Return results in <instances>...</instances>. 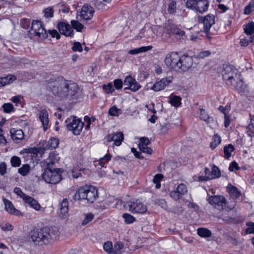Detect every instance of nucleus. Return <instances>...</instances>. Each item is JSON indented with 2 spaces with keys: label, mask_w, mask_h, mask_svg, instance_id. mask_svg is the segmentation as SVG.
I'll return each mask as SVG.
<instances>
[{
  "label": "nucleus",
  "mask_w": 254,
  "mask_h": 254,
  "mask_svg": "<svg viewBox=\"0 0 254 254\" xmlns=\"http://www.w3.org/2000/svg\"><path fill=\"white\" fill-rule=\"evenodd\" d=\"M60 235L56 227L35 228L31 230L28 235V239L35 245L42 246L52 244Z\"/></svg>",
  "instance_id": "nucleus-1"
},
{
  "label": "nucleus",
  "mask_w": 254,
  "mask_h": 254,
  "mask_svg": "<svg viewBox=\"0 0 254 254\" xmlns=\"http://www.w3.org/2000/svg\"><path fill=\"white\" fill-rule=\"evenodd\" d=\"M47 85L54 94L62 98H72L78 90V86L76 83L64 80L62 77L49 80Z\"/></svg>",
  "instance_id": "nucleus-2"
},
{
  "label": "nucleus",
  "mask_w": 254,
  "mask_h": 254,
  "mask_svg": "<svg viewBox=\"0 0 254 254\" xmlns=\"http://www.w3.org/2000/svg\"><path fill=\"white\" fill-rule=\"evenodd\" d=\"M166 65L169 68L176 71H186L192 65V59L186 55H180L177 52L167 54L164 59Z\"/></svg>",
  "instance_id": "nucleus-3"
},
{
  "label": "nucleus",
  "mask_w": 254,
  "mask_h": 254,
  "mask_svg": "<svg viewBox=\"0 0 254 254\" xmlns=\"http://www.w3.org/2000/svg\"><path fill=\"white\" fill-rule=\"evenodd\" d=\"M53 162L48 163L43 174V179L47 183L57 184L62 180V171L60 169L53 167Z\"/></svg>",
  "instance_id": "nucleus-4"
},
{
  "label": "nucleus",
  "mask_w": 254,
  "mask_h": 254,
  "mask_svg": "<svg viewBox=\"0 0 254 254\" xmlns=\"http://www.w3.org/2000/svg\"><path fill=\"white\" fill-rule=\"evenodd\" d=\"M79 199H86L90 203H93L98 197V191L93 186L86 185L80 188L75 194Z\"/></svg>",
  "instance_id": "nucleus-5"
},
{
  "label": "nucleus",
  "mask_w": 254,
  "mask_h": 254,
  "mask_svg": "<svg viewBox=\"0 0 254 254\" xmlns=\"http://www.w3.org/2000/svg\"><path fill=\"white\" fill-rule=\"evenodd\" d=\"M68 130L72 131L74 135H79L84 126V123L75 116H70L65 122Z\"/></svg>",
  "instance_id": "nucleus-6"
},
{
  "label": "nucleus",
  "mask_w": 254,
  "mask_h": 254,
  "mask_svg": "<svg viewBox=\"0 0 254 254\" xmlns=\"http://www.w3.org/2000/svg\"><path fill=\"white\" fill-rule=\"evenodd\" d=\"M238 70L233 65H228L224 67L222 71V78L227 85L233 84L236 79L239 76Z\"/></svg>",
  "instance_id": "nucleus-7"
},
{
  "label": "nucleus",
  "mask_w": 254,
  "mask_h": 254,
  "mask_svg": "<svg viewBox=\"0 0 254 254\" xmlns=\"http://www.w3.org/2000/svg\"><path fill=\"white\" fill-rule=\"evenodd\" d=\"M31 31L34 35L39 38L45 39L48 37V34L40 20H33L32 22Z\"/></svg>",
  "instance_id": "nucleus-8"
},
{
  "label": "nucleus",
  "mask_w": 254,
  "mask_h": 254,
  "mask_svg": "<svg viewBox=\"0 0 254 254\" xmlns=\"http://www.w3.org/2000/svg\"><path fill=\"white\" fill-rule=\"evenodd\" d=\"M186 5L188 8L202 13L207 10L209 3L208 0H196L192 2L186 3Z\"/></svg>",
  "instance_id": "nucleus-9"
},
{
  "label": "nucleus",
  "mask_w": 254,
  "mask_h": 254,
  "mask_svg": "<svg viewBox=\"0 0 254 254\" xmlns=\"http://www.w3.org/2000/svg\"><path fill=\"white\" fill-rule=\"evenodd\" d=\"M163 32L168 34L170 36L173 35L183 36L185 34L184 31L170 20H167L164 24Z\"/></svg>",
  "instance_id": "nucleus-10"
},
{
  "label": "nucleus",
  "mask_w": 254,
  "mask_h": 254,
  "mask_svg": "<svg viewBox=\"0 0 254 254\" xmlns=\"http://www.w3.org/2000/svg\"><path fill=\"white\" fill-rule=\"evenodd\" d=\"M128 206L129 211L133 214H143L147 210V206L139 199H135L130 201Z\"/></svg>",
  "instance_id": "nucleus-11"
},
{
  "label": "nucleus",
  "mask_w": 254,
  "mask_h": 254,
  "mask_svg": "<svg viewBox=\"0 0 254 254\" xmlns=\"http://www.w3.org/2000/svg\"><path fill=\"white\" fill-rule=\"evenodd\" d=\"M161 30V27L158 25L145 27L140 30L139 36L140 38L142 37L149 38L153 37L154 35H161L158 33V31Z\"/></svg>",
  "instance_id": "nucleus-12"
},
{
  "label": "nucleus",
  "mask_w": 254,
  "mask_h": 254,
  "mask_svg": "<svg viewBox=\"0 0 254 254\" xmlns=\"http://www.w3.org/2000/svg\"><path fill=\"white\" fill-rule=\"evenodd\" d=\"M173 79V77L172 76L162 78L160 80L156 81L150 88V89L155 92L162 90L172 82Z\"/></svg>",
  "instance_id": "nucleus-13"
},
{
  "label": "nucleus",
  "mask_w": 254,
  "mask_h": 254,
  "mask_svg": "<svg viewBox=\"0 0 254 254\" xmlns=\"http://www.w3.org/2000/svg\"><path fill=\"white\" fill-rule=\"evenodd\" d=\"M199 23L203 25V31L205 33H208L212 25L215 22V16L213 14H209L205 16H199L198 17Z\"/></svg>",
  "instance_id": "nucleus-14"
},
{
  "label": "nucleus",
  "mask_w": 254,
  "mask_h": 254,
  "mask_svg": "<svg viewBox=\"0 0 254 254\" xmlns=\"http://www.w3.org/2000/svg\"><path fill=\"white\" fill-rule=\"evenodd\" d=\"M208 201L215 208L219 210L223 209L226 204L225 198L221 195L211 196L209 197Z\"/></svg>",
  "instance_id": "nucleus-15"
},
{
  "label": "nucleus",
  "mask_w": 254,
  "mask_h": 254,
  "mask_svg": "<svg viewBox=\"0 0 254 254\" xmlns=\"http://www.w3.org/2000/svg\"><path fill=\"white\" fill-rule=\"evenodd\" d=\"M188 191L186 185L181 184L178 185L176 190L172 191L170 192V196L175 200H178L181 199L183 195H185Z\"/></svg>",
  "instance_id": "nucleus-16"
},
{
  "label": "nucleus",
  "mask_w": 254,
  "mask_h": 254,
  "mask_svg": "<svg viewBox=\"0 0 254 254\" xmlns=\"http://www.w3.org/2000/svg\"><path fill=\"white\" fill-rule=\"evenodd\" d=\"M124 84L128 86L126 89H128L132 92H136L141 87L139 83L130 75L127 76L126 77L124 80Z\"/></svg>",
  "instance_id": "nucleus-17"
},
{
  "label": "nucleus",
  "mask_w": 254,
  "mask_h": 254,
  "mask_svg": "<svg viewBox=\"0 0 254 254\" xmlns=\"http://www.w3.org/2000/svg\"><path fill=\"white\" fill-rule=\"evenodd\" d=\"M57 27L60 33L63 35L66 36H71L73 35L72 28L68 23L61 21L58 23Z\"/></svg>",
  "instance_id": "nucleus-18"
},
{
  "label": "nucleus",
  "mask_w": 254,
  "mask_h": 254,
  "mask_svg": "<svg viewBox=\"0 0 254 254\" xmlns=\"http://www.w3.org/2000/svg\"><path fill=\"white\" fill-rule=\"evenodd\" d=\"M94 12L93 7L88 4H85L82 7L80 16L84 20H89L93 17Z\"/></svg>",
  "instance_id": "nucleus-19"
},
{
  "label": "nucleus",
  "mask_w": 254,
  "mask_h": 254,
  "mask_svg": "<svg viewBox=\"0 0 254 254\" xmlns=\"http://www.w3.org/2000/svg\"><path fill=\"white\" fill-rule=\"evenodd\" d=\"M150 143V140L147 137H143L140 138L138 144L139 150L144 153L148 154H151L152 153V150L147 146Z\"/></svg>",
  "instance_id": "nucleus-20"
},
{
  "label": "nucleus",
  "mask_w": 254,
  "mask_h": 254,
  "mask_svg": "<svg viewBox=\"0 0 254 254\" xmlns=\"http://www.w3.org/2000/svg\"><path fill=\"white\" fill-rule=\"evenodd\" d=\"M3 201L4 204V209L8 213L17 216L22 215L21 213L14 207L13 204L9 200L3 198Z\"/></svg>",
  "instance_id": "nucleus-21"
},
{
  "label": "nucleus",
  "mask_w": 254,
  "mask_h": 254,
  "mask_svg": "<svg viewBox=\"0 0 254 254\" xmlns=\"http://www.w3.org/2000/svg\"><path fill=\"white\" fill-rule=\"evenodd\" d=\"M39 118L42 123L44 131H46L48 127L49 120L48 113L45 109L40 111Z\"/></svg>",
  "instance_id": "nucleus-22"
},
{
  "label": "nucleus",
  "mask_w": 254,
  "mask_h": 254,
  "mask_svg": "<svg viewBox=\"0 0 254 254\" xmlns=\"http://www.w3.org/2000/svg\"><path fill=\"white\" fill-rule=\"evenodd\" d=\"M10 133L11 138L17 143L24 139V133L20 129H16L12 128L10 130Z\"/></svg>",
  "instance_id": "nucleus-23"
},
{
  "label": "nucleus",
  "mask_w": 254,
  "mask_h": 254,
  "mask_svg": "<svg viewBox=\"0 0 254 254\" xmlns=\"http://www.w3.org/2000/svg\"><path fill=\"white\" fill-rule=\"evenodd\" d=\"M68 211V201L65 198L63 200L60 205L59 215L62 218H64L67 215Z\"/></svg>",
  "instance_id": "nucleus-24"
},
{
  "label": "nucleus",
  "mask_w": 254,
  "mask_h": 254,
  "mask_svg": "<svg viewBox=\"0 0 254 254\" xmlns=\"http://www.w3.org/2000/svg\"><path fill=\"white\" fill-rule=\"evenodd\" d=\"M124 139V135L122 131H118L112 134V141L113 145L116 146H119L121 145Z\"/></svg>",
  "instance_id": "nucleus-25"
},
{
  "label": "nucleus",
  "mask_w": 254,
  "mask_h": 254,
  "mask_svg": "<svg viewBox=\"0 0 254 254\" xmlns=\"http://www.w3.org/2000/svg\"><path fill=\"white\" fill-rule=\"evenodd\" d=\"M24 202L36 211H39L41 209V206L39 203L36 199L29 195L24 200Z\"/></svg>",
  "instance_id": "nucleus-26"
},
{
  "label": "nucleus",
  "mask_w": 254,
  "mask_h": 254,
  "mask_svg": "<svg viewBox=\"0 0 254 254\" xmlns=\"http://www.w3.org/2000/svg\"><path fill=\"white\" fill-rule=\"evenodd\" d=\"M233 88L237 90L239 92H244L246 88V85L244 84L243 81L240 79L238 80H236V82L233 84H229Z\"/></svg>",
  "instance_id": "nucleus-27"
},
{
  "label": "nucleus",
  "mask_w": 254,
  "mask_h": 254,
  "mask_svg": "<svg viewBox=\"0 0 254 254\" xmlns=\"http://www.w3.org/2000/svg\"><path fill=\"white\" fill-rule=\"evenodd\" d=\"M250 121L247 127V135L252 137L254 135V115L250 114Z\"/></svg>",
  "instance_id": "nucleus-28"
},
{
  "label": "nucleus",
  "mask_w": 254,
  "mask_h": 254,
  "mask_svg": "<svg viewBox=\"0 0 254 254\" xmlns=\"http://www.w3.org/2000/svg\"><path fill=\"white\" fill-rule=\"evenodd\" d=\"M153 47L152 46H142L138 48H135L129 50L128 53L130 55H134L139 53H144L151 50Z\"/></svg>",
  "instance_id": "nucleus-29"
},
{
  "label": "nucleus",
  "mask_w": 254,
  "mask_h": 254,
  "mask_svg": "<svg viewBox=\"0 0 254 254\" xmlns=\"http://www.w3.org/2000/svg\"><path fill=\"white\" fill-rule=\"evenodd\" d=\"M228 192L234 199L238 198L241 194V192L236 187L231 186L227 187Z\"/></svg>",
  "instance_id": "nucleus-30"
},
{
  "label": "nucleus",
  "mask_w": 254,
  "mask_h": 254,
  "mask_svg": "<svg viewBox=\"0 0 254 254\" xmlns=\"http://www.w3.org/2000/svg\"><path fill=\"white\" fill-rule=\"evenodd\" d=\"M181 101L182 98L180 96L171 95L169 97V103L175 108L180 106Z\"/></svg>",
  "instance_id": "nucleus-31"
},
{
  "label": "nucleus",
  "mask_w": 254,
  "mask_h": 254,
  "mask_svg": "<svg viewBox=\"0 0 254 254\" xmlns=\"http://www.w3.org/2000/svg\"><path fill=\"white\" fill-rule=\"evenodd\" d=\"M221 142V137L218 134H214L212 136V140L210 147L212 149H215Z\"/></svg>",
  "instance_id": "nucleus-32"
},
{
  "label": "nucleus",
  "mask_w": 254,
  "mask_h": 254,
  "mask_svg": "<svg viewBox=\"0 0 254 254\" xmlns=\"http://www.w3.org/2000/svg\"><path fill=\"white\" fill-rule=\"evenodd\" d=\"M235 148L231 144H229L224 147V157L228 159L231 156V153L234 151Z\"/></svg>",
  "instance_id": "nucleus-33"
},
{
  "label": "nucleus",
  "mask_w": 254,
  "mask_h": 254,
  "mask_svg": "<svg viewBox=\"0 0 254 254\" xmlns=\"http://www.w3.org/2000/svg\"><path fill=\"white\" fill-rule=\"evenodd\" d=\"M197 234L201 237L209 238L211 237L212 233L206 228H200L197 229Z\"/></svg>",
  "instance_id": "nucleus-34"
},
{
  "label": "nucleus",
  "mask_w": 254,
  "mask_h": 254,
  "mask_svg": "<svg viewBox=\"0 0 254 254\" xmlns=\"http://www.w3.org/2000/svg\"><path fill=\"white\" fill-rule=\"evenodd\" d=\"M124 245L121 242H117L114 245V248L112 247V254H121Z\"/></svg>",
  "instance_id": "nucleus-35"
},
{
  "label": "nucleus",
  "mask_w": 254,
  "mask_h": 254,
  "mask_svg": "<svg viewBox=\"0 0 254 254\" xmlns=\"http://www.w3.org/2000/svg\"><path fill=\"white\" fill-rule=\"evenodd\" d=\"M221 176L219 169L215 165H213L211 169V175L209 176L210 179L218 178Z\"/></svg>",
  "instance_id": "nucleus-36"
},
{
  "label": "nucleus",
  "mask_w": 254,
  "mask_h": 254,
  "mask_svg": "<svg viewBox=\"0 0 254 254\" xmlns=\"http://www.w3.org/2000/svg\"><path fill=\"white\" fill-rule=\"evenodd\" d=\"M30 170V167L28 164L23 165L18 170L19 174L23 176H25L29 173Z\"/></svg>",
  "instance_id": "nucleus-37"
},
{
  "label": "nucleus",
  "mask_w": 254,
  "mask_h": 254,
  "mask_svg": "<svg viewBox=\"0 0 254 254\" xmlns=\"http://www.w3.org/2000/svg\"><path fill=\"white\" fill-rule=\"evenodd\" d=\"M59 145V140L56 138H51L48 143V144L46 146L47 149H53L56 148L58 145Z\"/></svg>",
  "instance_id": "nucleus-38"
},
{
  "label": "nucleus",
  "mask_w": 254,
  "mask_h": 254,
  "mask_svg": "<svg viewBox=\"0 0 254 254\" xmlns=\"http://www.w3.org/2000/svg\"><path fill=\"white\" fill-rule=\"evenodd\" d=\"M200 118L206 122L207 124H208L212 118L207 114L205 111L203 109H200Z\"/></svg>",
  "instance_id": "nucleus-39"
},
{
  "label": "nucleus",
  "mask_w": 254,
  "mask_h": 254,
  "mask_svg": "<svg viewBox=\"0 0 254 254\" xmlns=\"http://www.w3.org/2000/svg\"><path fill=\"white\" fill-rule=\"evenodd\" d=\"M123 217L125 220V223L127 224H132L136 220V219L134 216L127 213H124L123 215Z\"/></svg>",
  "instance_id": "nucleus-40"
},
{
  "label": "nucleus",
  "mask_w": 254,
  "mask_h": 254,
  "mask_svg": "<svg viewBox=\"0 0 254 254\" xmlns=\"http://www.w3.org/2000/svg\"><path fill=\"white\" fill-rule=\"evenodd\" d=\"M244 32L246 35L254 34V23L250 22L246 25Z\"/></svg>",
  "instance_id": "nucleus-41"
},
{
  "label": "nucleus",
  "mask_w": 254,
  "mask_h": 254,
  "mask_svg": "<svg viewBox=\"0 0 254 254\" xmlns=\"http://www.w3.org/2000/svg\"><path fill=\"white\" fill-rule=\"evenodd\" d=\"M114 203L115 207L118 209H123L126 206L125 202L119 199H115L113 201H112Z\"/></svg>",
  "instance_id": "nucleus-42"
},
{
  "label": "nucleus",
  "mask_w": 254,
  "mask_h": 254,
  "mask_svg": "<svg viewBox=\"0 0 254 254\" xmlns=\"http://www.w3.org/2000/svg\"><path fill=\"white\" fill-rule=\"evenodd\" d=\"M21 162L20 158L16 156H13L10 159V163L11 166L13 167H18L20 166Z\"/></svg>",
  "instance_id": "nucleus-43"
},
{
  "label": "nucleus",
  "mask_w": 254,
  "mask_h": 254,
  "mask_svg": "<svg viewBox=\"0 0 254 254\" xmlns=\"http://www.w3.org/2000/svg\"><path fill=\"white\" fill-rule=\"evenodd\" d=\"M176 2L174 0L172 1L168 4L167 11L170 14H174L176 11Z\"/></svg>",
  "instance_id": "nucleus-44"
},
{
  "label": "nucleus",
  "mask_w": 254,
  "mask_h": 254,
  "mask_svg": "<svg viewBox=\"0 0 254 254\" xmlns=\"http://www.w3.org/2000/svg\"><path fill=\"white\" fill-rule=\"evenodd\" d=\"M211 54V52L209 50L202 51L198 53L196 58L198 59H204L206 57H209Z\"/></svg>",
  "instance_id": "nucleus-45"
},
{
  "label": "nucleus",
  "mask_w": 254,
  "mask_h": 254,
  "mask_svg": "<svg viewBox=\"0 0 254 254\" xmlns=\"http://www.w3.org/2000/svg\"><path fill=\"white\" fill-rule=\"evenodd\" d=\"M71 24L72 28L75 29L77 31H81L84 27L83 25L77 20H71Z\"/></svg>",
  "instance_id": "nucleus-46"
},
{
  "label": "nucleus",
  "mask_w": 254,
  "mask_h": 254,
  "mask_svg": "<svg viewBox=\"0 0 254 254\" xmlns=\"http://www.w3.org/2000/svg\"><path fill=\"white\" fill-rule=\"evenodd\" d=\"M43 13L44 14V17L46 18L53 17L54 15L53 9L51 7H48L45 8L43 10Z\"/></svg>",
  "instance_id": "nucleus-47"
},
{
  "label": "nucleus",
  "mask_w": 254,
  "mask_h": 254,
  "mask_svg": "<svg viewBox=\"0 0 254 254\" xmlns=\"http://www.w3.org/2000/svg\"><path fill=\"white\" fill-rule=\"evenodd\" d=\"M111 159L110 154L106 155L104 157L100 158L99 161V164L102 167H105V166Z\"/></svg>",
  "instance_id": "nucleus-48"
},
{
  "label": "nucleus",
  "mask_w": 254,
  "mask_h": 254,
  "mask_svg": "<svg viewBox=\"0 0 254 254\" xmlns=\"http://www.w3.org/2000/svg\"><path fill=\"white\" fill-rule=\"evenodd\" d=\"M14 192L21 197L24 201L28 196V195L23 193L21 189L19 188H15L14 189Z\"/></svg>",
  "instance_id": "nucleus-49"
},
{
  "label": "nucleus",
  "mask_w": 254,
  "mask_h": 254,
  "mask_svg": "<svg viewBox=\"0 0 254 254\" xmlns=\"http://www.w3.org/2000/svg\"><path fill=\"white\" fill-rule=\"evenodd\" d=\"M2 107L4 112L6 113H9L13 110V106L11 103H4Z\"/></svg>",
  "instance_id": "nucleus-50"
},
{
  "label": "nucleus",
  "mask_w": 254,
  "mask_h": 254,
  "mask_svg": "<svg viewBox=\"0 0 254 254\" xmlns=\"http://www.w3.org/2000/svg\"><path fill=\"white\" fill-rule=\"evenodd\" d=\"M254 10V2H250L249 4L245 7L244 13L249 14Z\"/></svg>",
  "instance_id": "nucleus-51"
},
{
  "label": "nucleus",
  "mask_w": 254,
  "mask_h": 254,
  "mask_svg": "<svg viewBox=\"0 0 254 254\" xmlns=\"http://www.w3.org/2000/svg\"><path fill=\"white\" fill-rule=\"evenodd\" d=\"M228 169L230 172L236 171L240 170V167L236 162L233 161L230 164Z\"/></svg>",
  "instance_id": "nucleus-52"
},
{
  "label": "nucleus",
  "mask_w": 254,
  "mask_h": 254,
  "mask_svg": "<svg viewBox=\"0 0 254 254\" xmlns=\"http://www.w3.org/2000/svg\"><path fill=\"white\" fill-rule=\"evenodd\" d=\"M248 226L246 232L248 234L254 233V223L252 222H249L247 223Z\"/></svg>",
  "instance_id": "nucleus-53"
},
{
  "label": "nucleus",
  "mask_w": 254,
  "mask_h": 254,
  "mask_svg": "<svg viewBox=\"0 0 254 254\" xmlns=\"http://www.w3.org/2000/svg\"><path fill=\"white\" fill-rule=\"evenodd\" d=\"M72 50L74 52H81L82 51V47L81 44L78 42H75L73 44V45L72 47Z\"/></svg>",
  "instance_id": "nucleus-54"
},
{
  "label": "nucleus",
  "mask_w": 254,
  "mask_h": 254,
  "mask_svg": "<svg viewBox=\"0 0 254 254\" xmlns=\"http://www.w3.org/2000/svg\"><path fill=\"white\" fill-rule=\"evenodd\" d=\"M94 218V215L92 214H88L86 215L85 218L83 220L82 225H85L88 223L91 222Z\"/></svg>",
  "instance_id": "nucleus-55"
},
{
  "label": "nucleus",
  "mask_w": 254,
  "mask_h": 254,
  "mask_svg": "<svg viewBox=\"0 0 254 254\" xmlns=\"http://www.w3.org/2000/svg\"><path fill=\"white\" fill-rule=\"evenodd\" d=\"M218 109L219 111L224 114L225 116L228 115L229 112L230 111V106H226L225 107H223L222 106H220Z\"/></svg>",
  "instance_id": "nucleus-56"
},
{
  "label": "nucleus",
  "mask_w": 254,
  "mask_h": 254,
  "mask_svg": "<svg viewBox=\"0 0 254 254\" xmlns=\"http://www.w3.org/2000/svg\"><path fill=\"white\" fill-rule=\"evenodd\" d=\"M114 86L115 88L117 90H120L122 89L123 87V81L120 79H117L114 80Z\"/></svg>",
  "instance_id": "nucleus-57"
},
{
  "label": "nucleus",
  "mask_w": 254,
  "mask_h": 254,
  "mask_svg": "<svg viewBox=\"0 0 254 254\" xmlns=\"http://www.w3.org/2000/svg\"><path fill=\"white\" fill-rule=\"evenodd\" d=\"M171 128V125L169 123H165L161 125L160 129L163 133H166Z\"/></svg>",
  "instance_id": "nucleus-58"
},
{
  "label": "nucleus",
  "mask_w": 254,
  "mask_h": 254,
  "mask_svg": "<svg viewBox=\"0 0 254 254\" xmlns=\"http://www.w3.org/2000/svg\"><path fill=\"white\" fill-rule=\"evenodd\" d=\"M122 114V110L117 108L115 106H112V116H119Z\"/></svg>",
  "instance_id": "nucleus-59"
},
{
  "label": "nucleus",
  "mask_w": 254,
  "mask_h": 254,
  "mask_svg": "<svg viewBox=\"0 0 254 254\" xmlns=\"http://www.w3.org/2000/svg\"><path fill=\"white\" fill-rule=\"evenodd\" d=\"M103 249L108 254H111V242L108 241L105 243L103 245Z\"/></svg>",
  "instance_id": "nucleus-60"
},
{
  "label": "nucleus",
  "mask_w": 254,
  "mask_h": 254,
  "mask_svg": "<svg viewBox=\"0 0 254 254\" xmlns=\"http://www.w3.org/2000/svg\"><path fill=\"white\" fill-rule=\"evenodd\" d=\"M7 166L5 162H3L0 163V174L4 175L6 173Z\"/></svg>",
  "instance_id": "nucleus-61"
},
{
  "label": "nucleus",
  "mask_w": 254,
  "mask_h": 254,
  "mask_svg": "<svg viewBox=\"0 0 254 254\" xmlns=\"http://www.w3.org/2000/svg\"><path fill=\"white\" fill-rule=\"evenodd\" d=\"M48 33L52 36V37L56 38L57 39H59L61 38L60 35L56 30L53 29L52 30H49L48 34Z\"/></svg>",
  "instance_id": "nucleus-62"
},
{
  "label": "nucleus",
  "mask_w": 254,
  "mask_h": 254,
  "mask_svg": "<svg viewBox=\"0 0 254 254\" xmlns=\"http://www.w3.org/2000/svg\"><path fill=\"white\" fill-rule=\"evenodd\" d=\"M2 78H5L6 79L5 82V85L7 84H9L11 83L12 82L16 80V77L13 75H8L6 77H2Z\"/></svg>",
  "instance_id": "nucleus-63"
},
{
  "label": "nucleus",
  "mask_w": 254,
  "mask_h": 254,
  "mask_svg": "<svg viewBox=\"0 0 254 254\" xmlns=\"http://www.w3.org/2000/svg\"><path fill=\"white\" fill-rule=\"evenodd\" d=\"M0 228L4 231H11L13 229V226L9 223H6L4 226H1Z\"/></svg>",
  "instance_id": "nucleus-64"
}]
</instances>
